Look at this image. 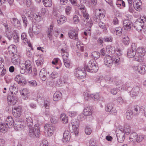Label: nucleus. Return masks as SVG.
I'll use <instances>...</instances> for the list:
<instances>
[{
    "label": "nucleus",
    "mask_w": 146,
    "mask_h": 146,
    "mask_svg": "<svg viewBox=\"0 0 146 146\" xmlns=\"http://www.w3.org/2000/svg\"><path fill=\"white\" fill-rule=\"evenodd\" d=\"M26 123L29 127V135L31 137H38L40 133V127L38 124H35L33 128L31 127L33 125V121L31 117L27 118Z\"/></svg>",
    "instance_id": "f257e3e1"
},
{
    "label": "nucleus",
    "mask_w": 146,
    "mask_h": 146,
    "mask_svg": "<svg viewBox=\"0 0 146 146\" xmlns=\"http://www.w3.org/2000/svg\"><path fill=\"white\" fill-rule=\"evenodd\" d=\"M104 12V11L101 9H96L95 11L94 14L93 16V20L97 22H99V26L102 29H104L105 27V24L102 22H100V21L105 16Z\"/></svg>",
    "instance_id": "f03ea898"
},
{
    "label": "nucleus",
    "mask_w": 146,
    "mask_h": 146,
    "mask_svg": "<svg viewBox=\"0 0 146 146\" xmlns=\"http://www.w3.org/2000/svg\"><path fill=\"white\" fill-rule=\"evenodd\" d=\"M94 62L93 60H91L89 61L88 64H85L84 66V71L91 72H96L98 69V67L97 64Z\"/></svg>",
    "instance_id": "7ed1b4c3"
},
{
    "label": "nucleus",
    "mask_w": 146,
    "mask_h": 146,
    "mask_svg": "<svg viewBox=\"0 0 146 146\" xmlns=\"http://www.w3.org/2000/svg\"><path fill=\"white\" fill-rule=\"evenodd\" d=\"M146 22V17L145 16L140 17V18L138 19L134 23V27L138 32L141 31Z\"/></svg>",
    "instance_id": "20e7f679"
},
{
    "label": "nucleus",
    "mask_w": 146,
    "mask_h": 146,
    "mask_svg": "<svg viewBox=\"0 0 146 146\" xmlns=\"http://www.w3.org/2000/svg\"><path fill=\"white\" fill-rule=\"evenodd\" d=\"M44 133L47 137H50L53 133L55 130V127L53 126L50 125L49 124H46L44 126Z\"/></svg>",
    "instance_id": "39448f33"
},
{
    "label": "nucleus",
    "mask_w": 146,
    "mask_h": 146,
    "mask_svg": "<svg viewBox=\"0 0 146 146\" xmlns=\"http://www.w3.org/2000/svg\"><path fill=\"white\" fill-rule=\"evenodd\" d=\"M137 46L136 44L133 43L131 45V48L127 50V55L130 58L133 57L136 54Z\"/></svg>",
    "instance_id": "423d86ee"
},
{
    "label": "nucleus",
    "mask_w": 146,
    "mask_h": 146,
    "mask_svg": "<svg viewBox=\"0 0 146 146\" xmlns=\"http://www.w3.org/2000/svg\"><path fill=\"white\" fill-rule=\"evenodd\" d=\"M22 111V108L20 106H15L12 108V114L15 117H19L21 115Z\"/></svg>",
    "instance_id": "0eeeda50"
},
{
    "label": "nucleus",
    "mask_w": 146,
    "mask_h": 146,
    "mask_svg": "<svg viewBox=\"0 0 146 146\" xmlns=\"http://www.w3.org/2000/svg\"><path fill=\"white\" fill-rule=\"evenodd\" d=\"M84 71L82 70L80 68H78L75 70L74 72L75 76L79 79H83L86 76V73Z\"/></svg>",
    "instance_id": "6e6552de"
},
{
    "label": "nucleus",
    "mask_w": 146,
    "mask_h": 146,
    "mask_svg": "<svg viewBox=\"0 0 146 146\" xmlns=\"http://www.w3.org/2000/svg\"><path fill=\"white\" fill-rule=\"evenodd\" d=\"M104 62L108 67L112 66L113 62V58L109 55H106L104 58Z\"/></svg>",
    "instance_id": "1a4fd4ad"
},
{
    "label": "nucleus",
    "mask_w": 146,
    "mask_h": 146,
    "mask_svg": "<svg viewBox=\"0 0 146 146\" xmlns=\"http://www.w3.org/2000/svg\"><path fill=\"white\" fill-rule=\"evenodd\" d=\"M117 140L119 143H122L125 138V133L121 130H119L118 132L116 133Z\"/></svg>",
    "instance_id": "9d476101"
},
{
    "label": "nucleus",
    "mask_w": 146,
    "mask_h": 146,
    "mask_svg": "<svg viewBox=\"0 0 146 146\" xmlns=\"http://www.w3.org/2000/svg\"><path fill=\"white\" fill-rule=\"evenodd\" d=\"M24 122L23 121H20L18 119L15 120L13 124L14 129L16 130H19L23 128Z\"/></svg>",
    "instance_id": "9b49d317"
},
{
    "label": "nucleus",
    "mask_w": 146,
    "mask_h": 146,
    "mask_svg": "<svg viewBox=\"0 0 146 146\" xmlns=\"http://www.w3.org/2000/svg\"><path fill=\"white\" fill-rule=\"evenodd\" d=\"M136 51H137V54L138 56L140 57L138 58H135L136 60L139 62H140L141 60V58H142L144 56L145 54V49L142 48H137Z\"/></svg>",
    "instance_id": "f8f14e48"
},
{
    "label": "nucleus",
    "mask_w": 146,
    "mask_h": 146,
    "mask_svg": "<svg viewBox=\"0 0 146 146\" xmlns=\"http://www.w3.org/2000/svg\"><path fill=\"white\" fill-rule=\"evenodd\" d=\"M134 69L141 74H144L146 72V66L145 65H140L135 67Z\"/></svg>",
    "instance_id": "ddd939ff"
},
{
    "label": "nucleus",
    "mask_w": 146,
    "mask_h": 146,
    "mask_svg": "<svg viewBox=\"0 0 146 146\" xmlns=\"http://www.w3.org/2000/svg\"><path fill=\"white\" fill-rule=\"evenodd\" d=\"M142 3L140 0H135L133 2V7L137 11H140L142 9Z\"/></svg>",
    "instance_id": "4468645a"
},
{
    "label": "nucleus",
    "mask_w": 146,
    "mask_h": 146,
    "mask_svg": "<svg viewBox=\"0 0 146 146\" xmlns=\"http://www.w3.org/2000/svg\"><path fill=\"white\" fill-rule=\"evenodd\" d=\"M123 25L124 29L127 30L130 29L133 25L132 23L128 19L124 20Z\"/></svg>",
    "instance_id": "2eb2a0df"
},
{
    "label": "nucleus",
    "mask_w": 146,
    "mask_h": 146,
    "mask_svg": "<svg viewBox=\"0 0 146 146\" xmlns=\"http://www.w3.org/2000/svg\"><path fill=\"white\" fill-rule=\"evenodd\" d=\"M7 100L9 105H13L17 102V98L16 96L9 95L7 96Z\"/></svg>",
    "instance_id": "dca6fc26"
},
{
    "label": "nucleus",
    "mask_w": 146,
    "mask_h": 146,
    "mask_svg": "<svg viewBox=\"0 0 146 146\" xmlns=\"http://www.w3.org/2000/svg\"><path fill=\"white\" fill-rule=\"evenodd\" d=\"M8 51L9 54L13 55L17 54H19L17 52V48L16 46L14 45H11L8 48Z\"/></svg>",
    "instance_id": "f3484780"
},
{
    "label": "nucleus",
    "mask_w": 146,
    "mask_h": 146,
    "mask_svg": "<svg viewBox=\"0 0 146 146\" xmlns=\"http://www.w3.org/2000/svg\"><path fill=\"white\" fill-rule=\"evenodd\" d=\"M140 90V87L139 86H134L130 92L131 95L132 96L137 95L139 93Z\"/></svg>",
    "instance_id": "a211bd4d"
},
{
    "label": "nucleus",
    "mask_w": 146,
    "mask_h": 146,
    "mask_svg": "<svg viewBox=\"0 0 146 146\" xmlns=\"http://www.w3.org/2000/svg\"><path fill=\"white\" fill-rule=\"evenodd\" d=\"M5 122V124L8 125V127L10 128L13 125L14 121L12 117L9 116L6 119Z\"/></svg>",
    "instance_id": "6ab92c4d"
},
{
    "label": "nucleus",
    "mask_w": 146,
    "mask_h": 146,
    "mask_svg": "<svg viewBox=\"0 0 146 146\" xmlns=\"http://www.w3.org/2000/svg\"><path fill=\"white\" fill-rule=\"evenodd\" d=\"M68 34L70 38L76 40H78V34L76 32H75V30H70L68 32Z\"/></svg>",
    "instance_id": "aec40b11"
},
{
    "label": "nucleus",
    "mask_w": 146,
    "mask_h": 146,
    "mask_svg": "<svg viewBox=\"0 0 146 146\" xmlns=\"http://www.w3.org/2000/svg\"><path fill=\"white\" fill-rule=\"evenodd\" d=\"M9 90L12 94H16L18 92V88L17 84L15 83L11 84L9 88Z\"/></svg>",
    "instance_id": "412c9836"
},
{
    "label": "nucleus",
    "mask_w": 146,
    "mask_h": 146,
    "mask_svg": "<svg viewBox=\"0 0 146 146\" xmlns=\"http://www.w3.org/2000/svg\"><path fill=\"white\" fill-rule=\"evenodd\" d=\"M46 72L45 69L43 68L40 70L39 76L42 80L44 81L46 80Z\"/></svg>",
    "instance_id": "4be33fe9"
},
{
    "label": "nucleus",
    "mask_w": 146,
    "mask_h": 146,
    "mask_svg": "<svg viewBox=\"0 0 146 146\" xmlns=\"http://www.w3.org/2000/svg\"><path fill=\"white\" fill-rule=\"evenodd\" d=\"M20 56L19 54L13 55L11 59L12 63L14 64H17L20 60Z\"/></svg>",
    "instance_id": "5701e85b"
},
{
    "label": "nucleus",
    "mask_w": 146,
    "mask_h": 146,
    "mask_svg": "<svg viewBox=\"0 0 146 146\" xmlns=\"http://www.w3.org/2000/svg\"><path fill=\"white\" fill-rule=\"evenodd\" d=\"M8 125L5 123L0 122V132L3 133H6L8 131Z\"/></svg>",
    "instance_id": "b1692460"
},
{
    "label": "nucleus",
    "mask_w": 146,
    "mask_h": 146,
    "mask_svg": "<svg viewBox=\"0 0 146 146\" xmlns=\"http://www.w3.org/2000/svg\"><path fill=\"white\" fill-rule=\"evenodd\" d=\"M62 94L60 92H56L53 96V99L55 101H58L60 100L62 97Z\"/></svg>",
    "instance_id": "393cba45"
},
{
    "label": "nucleus",
    "mask_w": 146,
    "mask_h": 146,
    "mask_svg": "<svg viewBox=\"0 0 146 146\" xmlns=\"http://www.w3.org/2000/svg\"><path fill=\"white\" fill-rule=\"evenodd\" d=\"M70 132L68 131H65L63 133L64 142H66L69 141L70 139Z\"/></svg>",
    "instance_id": "a878e982"
},
{
    "label": "nucleus",
    "mask_w": 146,
    "mask_h": 146,
    "mask_svg": "<svg viewBox=\"0 0 146 146\" xmlns=\"http://www.w3.org/2000/svg\"><path fill=\"white\" fill-rule=\"evenodd\" d=\"M12 23L16 28L18 29L21 28V24L20 21L18 19L15 18H13Z\"/></svg>",
    "instance_id": "bb28decb"
},
{
    "label": "nucleus",
    "mask_w": 146,
    "mask_h": 146,
    "mask_svg": "<svg viewBox=\"0 0 146 146\" xmlns=\"http://www.w3.org/2000/svg\"><path fill=\"white\" fill-rule=\"evenodd\" d=\"M15 79V81L19 84L21 83L23 84V83L25 84V80L23 78L19 75H17Z\"/></svg>",
    "instance_id": "cd10ccee"
},
{
    "label": "nucleus",
    "mask_w": 146,
    "mask_h": 146,
    "mask_svg": "<svg viewBox=\"0 0 146 146\" xmlns=\"http://www.w3.org/2000/svg\"><path fill=\"white\" fill-rule=\"evenodd\" d=\"M61 50L62 51V56L63 60L68 58L69 55L68 51L67 49H64L62 48L61 49Z\"/></svg>",
    "instance_id": "c85d7f7f"
},
{
    "label": "nucleus",
    "mask_w": 146,
    "mask_h": 146,
    "mask_svg": "<svg viewBox=\"0 0 146 146\" xmlns=\"http://www.w3.org/2000/svg\"><path fill=\"white\" fill-rule=\"evenodd\" d=\"M12 36L14 41L15 42H18L19 41V37L18 35L16 32V31L14 30L12 33Z\"/></svg>",
    "instance_id": "c756f323"
},
{
    "label": "nucleus",
    "mask_w": 146,
    "mask_h": 146,
    "mask_svg": "<svg viewBox=\"0 0 146 146\" xmlns=\"http://www.w3.org/2000/svg\"><path fill=\"white\" fill-rule=\"evenodd\" d=\"M66 17L64 16H60L58 18L57 22L59 25L64 23L66 21Z\"/></svg>",
    "instance_id": "7c9ffc66"
},
{
    "label": "nucleus",
    "mask_w": 146,
    "mask_h": 146,
    "mask_svg": "<svg viewBox=\"0 0 146 146\" xmlns=\"http://www.w3.org/2000/svg\"><path fill=\"white\" fill-rule=\"evenodd\" d=\"M83 113L84 115L88 116L92 114V112L89 108L86 107L84 109Z\"/></svg>",
    "instance_id": "2f4dec72"
},
{
    "label": "nucleus",
    "mask_w": 146,
    "mask_h": 146,
    "mask_svg": "<svg viewBox=\"0 0 146 146\" xmlns=\"http://www.w3.org/2000/svg\"><path fill=\"white\" fill-rule=\"evenodd\" d=\"M33 18L36 21L39 22L41 21L42 19L41 15L38 13H34L32 16Z\"/></svg>",
    "instance_id": "473e14b6"
},
{
    "label": "nucleus",
    "mask_w": 146,
    "mask_h": 146,
    "mask_svg": "<svg viewBox=\"0 0 146 146\" xmlns=\"http://www.w3.org/2000/svg\"><path fill=\"white\" fill-rule=\"evenodd\" d=\"M77 47L78 49L81 51L83 52L84 51V46L83 44L80 41H78L77 42Z\"/></svg>",
    "instance_id": "72a5a7b5"
},
{
    "label": "nucleus",
    "mask_w": 146,
    "mask_h": 146,
    "mask_svg": "<svg viewBox=\"0 0 146 146\" xmlns=\"http://www.w3.org/2000/svg\"><path fill=\"white\" fill-rule=\"evenodd\" d=\"M23 15H26L28 17H31V19L32 18L33 14H31V12L30 10L27 9L24 10Z\"/></svg>",
    "instance_id": "f704fd0d"
},
{
    "label": "nucleus",
    "mask_w": 146,
    "mask_h": 146,
    "mask_svg": "<svg viewBox=\"0 0 146 146\" xmlns=\"http://www.w3.org/2000/svg\"><path fill=\"white\" fill-rule=\"evenodd\" d=\"M137 133L136 132H133L131 133L130 135L129 139L131 141H133V142L136 141L137 137Z\"/></svg>",
    "instance_id": "c9c22d12"
},
{
    "label": "nucleus",
    "mask_w": 146,
    "mask_h": 146,
    "mask_svg": "<svg viewBox=\"0 0 146 146\" xmlns=\"http://www.w3.org/2000/svg\"><path fill=\"white\" fill-rule=\"evenodd\" d=\"M27 35L25 33H23L21 35V38L23 42L25 44L28 43L29 40L27 38Z\"/></svg>",
    "instance_id": "e433bc0d"
},
{
    "label": "nucleus",
    "mask_w": 146,
    "mask_h": 146,
    "mask_svg": "<svg viewBox=\"0 0 146 146\" xmlns=\"http://www.w3.org/2000/svg\"><path fill=\"white\" fill-rule=\"evenodd\" d=\"M39 26H37L36 25L32 26V31L35 34L37 35L39 33L40 31V29L39 28Z\"/></svg>",
    "instance_id": "4c0bfd02"
},
{
    "label": "nucleus",
    "mask_w": 146,
    "mask_h": 146,
    "mask_svg": "<svg viewBox=\"0 0 146 146\" xmlns=\"http://www.w3.org/2000/svg\"><path fill=\"white\" fill-rule=\"evenodd\" d=\"M42 1L44 5L46 7H50L52 5L51 0H42Z\"/></svg>",
    "instance_id": "58836bf2"
},
{
    "label": "nucleus",
    "mask_w": 146,
    "mask_h": 146,
    "mask_svg": "<svg viewBox=\"0 0 146 146\" xmlns=\"http://www.w3.org/2000/svg\"><path fill=\"white\" fill-rule=\"evenodd\" d=\"M91 55L94 60H96L100 57V54L99 52L95 51L92 53Z\"/></svg>",
    "instance_id": "ea45409f"
},
{
    "label": "nucleus",
    "mask_w": 146,
    "mask_h": 146,
    "mask_svg": "<svg viewBox=\"0 0 146 146\" xmlns=\"http://www.w3.org/2000/svg\"><path fill=\"white\" fill-rule=\"evenodd\" d=\"M133 111L128 110L126 113V117L127 119H130L133 117Z\"/></svg>",
    "instance_id": "a19ab883"
},
{
    "label": "nucleus",
    "mask_w": 146,
    "mask_h": 146,
    "mask_svg": "<svg viewBox=\"0 0 146 146\" xmlns=\"http://www.w3.org/2000/svg\"><path fill=\"white\" fill-rule=\"evenodd\" d=\"M59 74L58 73L55 71L52 72L49 76V77L51 79L53 80L57 78Z\"/></svg>",
    "instance_id": "79ce46f5"
},
{
    "label": "nucleus",
    "mask_w": 146,
    "mask_h": 146,
    "mask_svg": "<svg viewBox=\"0 0 146 146\" xmlns=\"http://www.w3.org/2000/svg\"><path fill=\"white\" fill-rule=\"evenodd\" d=\"M21 95L24 97H27V96L29 94V92L27 88L23 89L21 92Z\"/></svg>",
    "instance_id": "37998d69"
},
{
    "label": "nucleus",
    "mask_w": 146,
    "mask_h": 146,
    "mask_svg": "<svg viewBox=\"0 0 146 146\" xmlns=\"http://www.w3.org/2000/svg\"><path fill=\"white\" fill-rule=\"evenodd\" d=\"M93 25L92 21V20L90 21L87 22L86 25V28H87L86 30V31H88L90 32L91 30V28Z\"/></svg>",
    "instance_id": "c03bdc74"
},
{
    "label": "nucleus",
    "mask_w": 146,
    "mask_h": 146,
    "mask_svg": "<svg viewBox=\"0 0 146 146\" xmlns=\"http://www.w3.org/2000/svg\"><path fill=\"white\" fill-rule=\"evenodd\" d=\"M61 120L63 121V123H66L68 122V118L65 114H61L60 116Z\"/></svg>",
    "instance_id": "a18cd8bd"
},
{
    "label": "nucleus",
    "mask_w": 146,
    "mask_h": 146,
    "mask_svg": "<svg viewBox=\"0 0 146 146\" xmlns=\"http://www.w3.org/2000/svg\"><path fill=\"white\" fill-rule=\"evenodd\" d=\"M129 42V39L128 36H125L123 37L122 39V42L125 45L128 44Z\"/></svg>",
    "instance_id": "49530a36"
},
{
    "label": "nucleus",
    "mask_w": 146,
    "mask_h": 146,
    "mask_svg": "<svg viewBox=\"0 0 146 146\" xmlns=\"http://www.w3.org/2000/svg\"><path fill=\"white\" fill-rule=\"evenodd\" d=\"M133 111L135 114L138 113L140 111H141V108H140L138 106H134L132 109Z\"/></svg>",
    "instance_id": "de8ad7c7"
},
{
    "label": "nucleus",
    "mask_w": 146,
    "mask_h": 146,
    "mask_svg": "<svg viewBox=\"0 0 146 146\" xmlns=\"http://www.w3.org/2000/svg\"><path fill=\"white\" fill-rule=\"evenodd\" d=\"M130 127V126L126 125L125 126L124 129V132L127 135H129L131 132Z\"/></svg>",
    "instance_id": "09e8293b"
},
{
    "label": "nucleus",
    "mask_w": 146,
    "mask_h": 146,
    "mask_svg": "<svg viewBox=\"0 0 146 146\" xmlns=\"http://www.w3.org/2000/svg\"><path fill=\"white\" fill-rule=\"evenodd\" d=\"M21 17L23 22L24 25L25 27H26L27 25L28 20L26 17V16L24 15H22Z\"/></svg>",
    "instance_id": "8fccbe9b"
},
{
    "label": "nucleus",
    "mask_w": 146,
    "mask_h": 146,
    "mask_svg": "<svg viewBox=\"0 0 146 146\" xmlns=\"http://www.w3.org/2000/svg\"><path fill=\"white\" fill-rule=\"evenodd\" d=\"M122 29L121 27H117L115 29L116 35L118 36H120L122 34Z\"/></svg>",
    "instance_id": "3c124183"
},
{
    "label": "nucleus",
    "mask_w": 146,
    "mask_h": 146,
    "mask_svg": "<svg viewBox=\"0 0 146 146\" xmlns=\"http://www.w3.org/2000/svg\"><path fill=\"white\" fill-rule=\"evenodd\" d=\"M91 97L94 100H98L99 98L100 95L99 93H96L95 94H91L90 95Z\"/></svg>",
    "instance_id": "603ef678"
},
{
    "label": "nucleus",
    "mask_w": 146,
    "mask_h": 146,
    "mask_svg": "<svg viewBox=\"0 0 146 146\" xmlns=\"http://www.w3.org/2000/svg\"><path fill=\"white\" fill-rule=\"evenodd\" d=\"M63 60L64 65L66 67L68 68H69L70 66V62L68 58Z\"/></svg>",
    "instance_id": "864d4df0"
},
{
    "label": "nucleus",
    "mask_w": 146,
    "mask_h": 146,
    "mask_svg": "<svg viewBox=\"0 0 146 146\" xmlns=\"http://www.w3.org/2000/svg\"><path fill=\"white\" fill-rule=\"evenodd\" d=\"M113 108L112 104H108L107 106L105 108V110L108 112H110L112 108Z\"/></svg>",
    "instance_id": "5fc2aeb1"
},
{
    "label": "nucleus",
    "mask_w": 146,
    "mask_h": 146,
    "mask_svg": "<svg viewBox=\"0 0 146 146\" xmlns=\"http://www.w3.org/2000/svg\"><path fill=\"white\" fill-rule=\"evenodd\" d=\"M90 146H96L97 142L96 140L93 138L91 139L90 141Z\"/></svg>",
    "instance_id": "6e6d98bb"
},
{
    "label": "nucleus",
    "mask_w": 146,
    "mask_h": 146,
    "mask_svg": "<svg viewBox=\"0 0 146 146\" xmlns=\"http://www.w3.org/2000/svg\"><path fill=\"white\" fill-rule=\"evenodd\" d=\"M92 132V130L88 126H86L85 129V132L87 135H90Z\"/></svg>",
    "instance_id": "4d7b16f0"
},
{
    "label": "nucleus",
    "mask_w": 146,
    "mask_h": 146,
    "mask_svg": "<svg viewBox=\"0 0 146 146\" xmlns=\"http://www.w3.org/2000/svg\"><path fill=\"white\" fill-rule=\"evenodd\" d=\"M26 69L28 71V72L29 73H31L32 72V64L29 65V66H24Z\"/></svg>",
    "instance_id": "13d9d810"
},
{
    "label": "nucleus",
    "mask_w": 146,
    "mask_h": 146,
    "mask_svg": "<svg viewBox=\"0 0 146 146\" xmlns=\"http://www.w3.org/2000/svg\"><path fill=\"white\" fill-rule=\"evenodd\" d=\"M21 68L20 72L22 74H24L26 72V69L24 66V64H21L20 65Z\"/></svg>",
    "instance_id": "bf43d9fd"
},
{
    "label": "nucleus",
    "mask_w": 146,
    "mask_h": 146,
    "mask_svg": "<svg viewBox=\"0 0 146 146\" xmlns=\"http://www.w3.org/2000/svg\"><path fill=\"white\" fill-rule=\"evenodd\" d=\"M50 121L52 123L55 124L57 122L58 119L56 116H52L50 118Z\"/></svg>",
    "instance_id": "052dcab7"
},
{
    "label": "nucleus",
    "mask_w": 146,
    "mask_h": 146,
    "mask_svg": "<svg viewBox=\"0 0 146 146\" xmlns=\"http://www.w3.org/2000/svg\"><path fill=\"white\" fill-rule=\"evenodd\" d=\"M72 7L70 6H67L66 8L65 12L66 15H68L71 13Z\"/></svg>",
    "instance_id": "680f3d73"
},
{
    "label": "nucleus",
    "mask_w": 146,
    "mask_h": 146,
    "mask_svg": "<svg viewBox=\"0 0 146 146\" xmlns=\"http://www.w3.org/2000/svg\"><path fill=\"white\" fill-rule=\"evenodd\" d=\"M103 40L105 42H112V38L111 37L105 36L103 38Z\"/></svg>",
    "instance_id": "e2e57ef3"
},
{
    "label": "nucleus",
    "mask_w": 146,
    "mask_h": 146,
    "mask_svg": "<svg viewBox=\"0 0 146 146\" xmlns=\"http://www.w3.org/2000/svg\"><path fill=\"white\" fill-rule=\"evenodd\" d=\"M28 83L30 85L32 86H35L37 85V83L36 81L35 80H32L28 81Z\"/></svg>",
    "instance_id": "0e129e2a"
},
{
    "label": "nucleus",
    "mask_w": 146,
    "mask_h": 146,
    "mask_svg": "<svg viewBox=\"0 0 146 146\" xmlns=\"http://www.w3.org/2000/svg\"><path fill=\"white\" fill-rule=\"evenodd\" d=\"M74 22L75 24H77L79 22V19L78 16L75 15L73 18Z\"/></svg>",
    "instance_id": "69168bd1"
},
{
    "label": "nucleus",
    "mask_w": 146,
    "mask_h": 146,
    "mask_svg": "<svg viewBox=\"0 0 146 146\" xmlns=\"http://www.w3.org/2000/svg\"><path fill=\"white\" fill-rule=\"evenodd\" d=\"M137 138L136 141L137 142L139 143L143 139V135H137Z\"/></svg>",
    "instance_id": "338daca9"
},
{
    "label": "nucleus",
    "mask_w": 146,
    "mask_h": 146,
    "mask_svg": "<svg viewBox=\"0 0 146 146\" xmlns=\"http://www.w3.org/2000/svg\"><path fill=\"white\" fill-rule=\"evenodd\" d=\"M141 111L143 112L146 117V106H142L141 108Z\"/></svg>",
    "instance_id": "774afa93"
}]
</instances>
